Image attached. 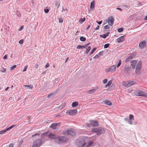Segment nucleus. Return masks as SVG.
<instances>
[{
  "mask_svg": "<svg viewBox=\"0 0 147 147\" xmlns=\"http://www.w3.org/2000/svg\"><path fill=\"white\" fill-rule=\"evenodd\" d=\"M45 140L43 138L37 139L33 141L32 147H39L44 144Z\"/></svg>",
  "mask_w": 147,
  "mask_h": 147,
  "instance_id": "1",
  "label": "nucleus"
},
{
  "mask_svg": "<svg viewBox=\"0 0 147 147\" xmlns=\"http://www.w3.org/2000/svg\"><path fill=\"white\" fill-rule=\"evenodd\" d=\"M92 131L93 132L97 133L96 135L98 136L104 133L105 132L104 129L101 127L94 128L92 129Z\"/></svg>",
  "mask_w": 147,
  "mask_h": 147,
  "instance_id": "2",
  "label": "nucleus"
},
{
  "mask_svg": "<svg viewBox=\"0 0 147 147\" xmlns=\"http://www.w3.org/2000/svg\"><path fill=\"white\" fill-rule=\"evenodd\" d=\"M66 139V138L63 136L57 137L55 138V142L58 144H60L65 142Z\"/></svg>",
  "mask_w": 147,
  "mask_h": 147,
  "instance_id": "3",
  "label": "nucleus"
},
{
  "mask_svg": "<svg viewBox=\"0 0 147 147\" xmlns=\"http://www.w3.org/2000/svg\"><path fill=\"white\" fill-rule=\"evenodd\" d=\"M134 93L135 95L137 96L143 97L147 96V94L145 92L139 90L135 91Z\"/></svg>",
  "mask_w": 147,
  "mask_h": 147,
  "instance_id": "4",
  "label": "nucleus"
},
{
  "mask_svg": "<svg viewBox=\"0 0 147 147\" xmlns=\"http://www.w3.org/2000/svg\"><path fill=\"white\" fill-rule=\"evenodd\" d=\"M142 62L141 61H139L136 65V74H140L141 72Z\"/></svg>",
  "mask_w": 147,
  "mask_h": 147,
  "instance_id": "5",
  "label": "nucleus"
},
{
  "mask_svg": "<svg viewBox=\"0 0 147 147\" xmlns=\"http://www.w3.org/2000/svg\"><path fill=\"white\" fill-rule=\"evenodd\" d=\"M63 134L66 135H70L72 136H74L75 135V133L74 131L71 129H66L63 130Z\"/></svg>",
  "mask_w": 147,
  "mask_h": 147,
  "instance_id": "6",
  "label": "nucleus"
},
{
  "mask_svg": "<svg viewBox=\"0 0 147 147\" xmlns=\"http://www.w3.org/2000/svg\"><path fill=\"white\" fill-rule=\"evenodd\" d=\"M90 124H86L87 127H88L91 126L93 127H95L98 125V123L96 121L90 120Z\"/></svg>",
  "mask_w": 147,
  "mask_h": 147,
  "instance_id": "7",
  "label": "nucleus"
},
{
  "mask_svg": "<svg viewBox=\"0 0 147 147\" xmlns=\"http://www.w3.org/2000/svg\"><path fill=\"white\" fill-rule=\"evenodd\" d=\"M146 42L145 40H143L140 42L139 45V47L140 48L143 49L146 46Z\"/></svg>",
  "mask_w": 147,
  "mask_h": 147,
  "instance_id": "8",
  "label": "nucleus"
},
{
  "mask_svg": "<svg viewBox=\"0 0 147 147\" xmlns=\"http://www.w3.org/2000/svg\"><path fill=\"white\" fill-rule=\"evenodd\" d=\"M114 18L112 17H111L108 19V23L109 26H111L113 24L114 21Z\"/></svg>",
  "mask_w": 147,
  "mask_h": 147,
  "instance_id": "9",
  "label": "nucleus"
},
{
  "mask_svg": "<svg viewBox=\"0 0 147 147\" xmlns=\"http://www.w3.org/2000/svg\"><path fill=\"white\" fill-rule=\"evenodd\" d=\"M86 143L84 141H80L79 142L77 143V145L78 147H84Z\"/></svg>",
  "mask_w": 147,
  "mask_h": 147,
  "instance_id": "10",
  "label": "nucleus"
},
{
  "mask_svg": "<svg viewBox=\"0 0 147 147\" xmlns=\"http://www.w3.org/2000/svg\"><path fill=\"white\" fill-rule=\"evenodd\" d=\"M135 55L134 54H131L126 59L125 61V63H127L130 61L135 57Z\"/></svg>",
  "mask_w": 147,
  "mask_h": 147,
  "instance_id": "11",
  "label": "nucleus"
},
{
  "mask_svg": "<svg viewBox=\"0 0 147 147\" xmlns=\"http://www.w3.org/2000/svg\"><path fill=\"white\" fill-rule=\"evenodd\" d=\"M116 69V67L115 65H113L112 66L111 68L107 69V72H114L115 71Z\"/></svg>",
  "mask_w": 147,
  "mask_h": 147,
  "instance_id": "12",
  "label": "nucleus"
},
{
  "mask_svg": "<svg viewBox=\"0 0 147 147\" xmlns=\"http://www.w3.org/2000/svg\"><path fill=\"white\" fill-rule=\"evenodd\" d=\"M131 63V65L132 67V69H134L135 68V65L137 63V61L136 60H133L130 61Z\"/></svg>",
  "mask_w": 147,
  "mask_h": 147,
  "instance_id": "13",
  "label": "nucleus"
},
{
  "mask_svg": "<svg viewBox=\"0 0 147 147\" xmlns=\"http://www.w3.org/2000/svg\"><path fill=\"white\" fill-rule=\"evenodd\" d=\"M125 36H122L117 39V41L119 43L125 40Z\"/></svg>",
  "mask_w": 147,
  "mask_h": 147,
  "instance_id": "14",
  "label": "nucleus"
},
{
  "mask_svg": "<svg viewBox=\"0 0 147 147\" xmlns=\"http://www.w3.org/2000/svg\"><path fill=\"white\" fill-rule=\"evenodd\" d=\"M77 112L76 109L70 110L68 112V113L69 115H73L76 114Z\"/></svg>",
  "mask_w": 147,
  "mask_h": 147,
  "instance_id": "15",
  "label": "nucleus"
},
{
  "mask_svg": "<svg viewBox=\"0 0 147 147\" xmlns=\"http://www.w3.org/2000/svg\"><path fill=\"white\" fill-rule=\"evenodd\" d=\"M56 137L55 134H53L51 133H50L48 134V138L51 139H54L55 141V138Z\"/></svg>",
  "mask_w": 147,
  "mask_h": 147,
  "instance_id": "16",
  "label": "nucleus"
},
{
  "mask_svg": "<svg viewBox=\"0 0 147 147\" xmlns=\"http://www.w3.org/2000/svg\"><path fill=\"white\" fill-rule=\"evenodd\" d=\"M60 123H52L50 126V127L51 128H53L54 129H56V126L59 124Z\"/></svg>",
  "mask_w": 147,
  "mask_h": 147,
  "instance_id": "17",
  "label": "nucleus"
},
{
  "mask_svg": "<svg viewBox=\"0 0 147 147\" xmlns=\"http://www.w3.org/2000/svg\"><path fill=\"white\" fill-rule=\"evenodd\" d=\"M94 1H93L90 4V9L89 10V11H90L91 9H94Z\"/></svg>",
  "mask_w": 147,
  "mask_h": 147,
  "instance_id": "18",
  "label": "nucleus"
},
{
  "mask_svg": "<svg viewBox=\"0 0 147 147\" xmlns=\"http://www.w3.org/2000/svg\"><path fill=\"white\" fill-rule=\"evenodd\" d=\"M78 105V102H73L72 104V107H75L77 106Z\"/></svg>",
  "mask_w": 147,
  "mask_h": 147,
  "instance_id": "19",
  "label": "nucleus"
},
{
  "mask_svg": "<svg viewBox=\"0 0 147 147\" xmlns=\"http://www.w3.org/2000/svg\"><path fill=\"white\" fill-rule=\"evenodd\" d=\"M105 104L109 106H111L112 105V103L110 101L108 100H105Z\"/></svg>",
  "mask_w": 147,
  "mask_h": 147,
  "instance_id": "20",
  "label": "nucleus"
},
{
  "mask_svg": "<svg viewBox=\"0 0 147 147\" xmlns=\"http://www.w3.org/2000/svg\"><path fill=\"white\" fill-rule=\"evenodd\" d=\"M125 70L127 72V73H130L131 72V70L130 68L127 67L125 68Z\"/></svg>",
  "mask_w": 147,
  "mask_h": 147,
  "instance_id": "21",
  "label": "nucleus"
},
{
  "mask_svg": "<svg viewBox=\"0 0 147 147\" xmlns=\"http://www.w3.org/2000/svg\"><path fill=\"white\" fill-rule=\"evenodd\" d=\"M134 84V81H131L128 83L127 85H125L126 87H129L131 85H133Z\"/></svg>",
  "mask_w": 147,
  "mask_h": 147,
  "instance_id": "22",
  "label": "nucleus"
},
{
  "mask_svg": "<svg viewBox=\"0 0 147 147\" xmlns=\"http://www.w3.org/2000/svg\"><path fill=\"white\" fill-rule=\"evenodd\" d=\"M112 81H109L108 83L106 85H105V88H107L108 86H110V85H111V84H112Z\"/></svg>",
  "mask_w": 147,
  "mask_h": 147,
  "instance_id": "23",
  "label": "nucleus"
},
{
  "mask_svg": "<svg viewBox=\"0 0 147 147\" xmlns=\"http://www.w3.org/2000/svg\"><path fill=\"white\" fill-rule=\"evenodd\" d=\"M7 131H8V130L7 128L1 131H0V134H4Z\"/></svg>",
  "mask_w": 147,
  "mask_h": 147,
  "instance_id": "24",
  "label": "nucleus"
},
{
  "mask_svg": "<svg viewBox=\"0 0 147 147\" xmlns=\"http://www.w3.org/2000/svg\"><path fill=\"white\" fill-rule=\"evenodd\" d=\"M80 40L83 42H84L86 40V38L83 36H81L80 37Z\"/></svg>",
  "mask_w": 147,
  "mask_h": 147,
  "instance_id": "25",
  "label": "nucleus"
},
{
  "mask_svg": "<svg viewBox=\"0 0 147 147\" xmlns=\"http://www.w3.org/2000/svg\"><path fill=\"white\" fill-rule=\"evenodd\" d=\"M91 49V47L90 46L88 47L86 49V54H88L89 52L90 51Z\"/></svg>",
  "mask_w": 147,
  "mask_h": 147,
  "instance_id": "26",
  "label": "nucleus"
},
{
  "mask_svg": "<svg viewBox=\"0 0 147 147\" xmlns=\"http://www.w3.org/2000/svg\"><path fill=\"white\" fill-rule=\"evenodd\" d=\"M43 136H48V133L47 132V133H44L42 134L41 135L42 138H43Z\"/></svg>",
  "mask_w": 147,
  "mask_h": 147,
  "instance_id": "27",
  "label": "nucleus"
},
{
  "mask_svg": "<svg viewBox=\"0 0 147 147\" xmlns=\"http://www.w3.org/2000/svg\"><path fill=\"white\" fill-rule=\"evenodd\" d=\"M96 48H93V49L91 51L90 53V55H91L92 54L94 53V52L96 51Z\"/></svg>",
  "mask_w": 147,
  "mask_h": 147,
  "instance_id": "28",
  "label": "nucleus"
},
{
  "mask_svg": "<svg viewBox=\"0 0 147 147\" xmlns=\"http://www.w3.org/2000/svg\"><path fill=\"white\" fill-rule=\"evenodd\" d=\"M129 120H131L134 119V117L133 115L130 114L129 115Z\"/></svg>",
  "mask_w": 147,
  "mask_h": 147,
  "instance_id": "29",
  "label": "nucleus"
},
{
  "mask_svg": "<svg viewBox=\"0 0 147 147\" xmlns=\"http://www.w3.org/2000/svg\"><path fill=\"white\" fill-rule=\"evenodd\" d=\"M100 37L104 39L105 38L107 37V36L106 35V34H105L100 35Z\"/></svg>",
  "mask_w": 147,
  "mask_h": 147,
  "instance_id": "30",
  "label": "nucleus"
},
{
  "mask_svg": "<svg viewBox=\"0 0 147 147\" xmlns=\"http://www.w3.org/2000/svg\"><path fill=\"white\" fill-rule=\"evenodd\" d=\"M85 18H81L79 20V22L80 23H82L84 22L85 20Z\"/></svg>",
  "mask_w": 147,
  "mask_h": 147,
  "instance_id": "31",
  "label": "nucleus"
},
{
  "mask_svg": "<svg viewBox=\"0 0 147 147\" xmlns=\"http://www.w3.org/2000/svg\"><path fill=\"white\" fill-rule=\"evenodd\" d=\"M95 91V89L94 88L88 91V92H91V93H94Z\"/></svg>",
  "mask_w": 147,
  "mask_h": 147,
  "instance_id": "32",
  "label": "nucleus"
},
{
  "mask_svg": "<svg viewBox=\"0 0 147 147\" xmlns=\"http://www.w3.org/2000/svg\"><path fill=\"white\" fill-rule=\"evenodd\" d=\"M89 144L88 145H87L86 147H88L89 146H91L93 144V141H90L89 142Z\"/></svg>",
  "mask_w": 147,
  "mask_h": 147,
  "instance_id": "33",
  "label": "nucleus"
},
{
  "mask_svg": "<svg viewBox=\"0 0 147 147\" xmlns=\"http://www.w3.org/2000/svg\"><path fill=\"white\" fill-rule=\"evenodd\" d=\"M16 126V125H12L11 126H10V127H9L8 128H7V129L8 131L10 129H12L13 127H15Z\"/></svg>",
  "mask_w": 147,
  "mask_h": 147,
  "instance_id": "34",
  "label": "nucleus"
},
{
  "mask_svg": "<svg viewBox=\"0 0 147 147\" xmlns=\"http://www.w3.org/2000/svg\"><path fill=\"white\" fill-rule=\"evenodd\" d=\"M24 86V87H29V88H30L31 89L32 88H33V86L31 85H25Z\"/></svg>",
  "mask_w": 147,
  "mask_h": 147,
  "instance_id": "35",
  "label": "nucleus"
},
{
  "mask_svg": "<svg viewBox=\"0 0 147 147\" xmlns=\"http://www.w3.org/2000/svg\"><path fill=\"white\" fill-rule=\"evenodd\" d=\"M123 28H119L118 29L117 31L119 32H122L123 31Z\"/></svg>",
  "mask_w": 147,
  "mask_h": 147,
  "instance_id": "36",
  "label": "nucleus"
},
{
  "mask_svg": "<svg viewBox=\"0 0 147 147\" xmlns=\"http://www.w3.org/2000/svg\"><path fill=\"white\" fill-rule=\"evenodd\" d=\"M109 45L110 44L109 43L105 44L104 45V48L105 49L107 48L109 46Z\"/></svg>",
  "mask_w": 147,
  "mask_h": 147,
  "instance_id": "37",
  "label": "nucleus"
},
{
  "mask_svg": "<svg viewBox=\"0 0 147 147\" xmlns=\"http://www.w3.org/2000/svg\"><path fill=\"white\" fill-rule=\"evenodd\" d=\"M121 64V60H119V62H118V64L117 65V67H119L120 66Z\"/></svg>",
  "mask_w": 147,
  "mask_h": 147,
  "instance_id": "38",
  "label": "nucleus"
},
{
  "mask_svg": "<svg viewBox=\"0 0 147 147\" xmlns=\"http://www.w3.org/2000/svg\"><path fill=\"white\" fill-rule=\"evenodd\" d=\"M55 7H57V8H58L59 6V4L58 2H56L55 3Z\"/></svg>",
  "mask_w": 147,
  "mask_h": 147,
  "instance_id": "39",
  "label": "nucleus"
},
{
  "mask_svg": "<svg viewBox=\"0 0 147 147\" xmlns=\"http://www.w3.org/2000/svg\"><path fill=\"white\" fill-rule=\"evenodd\" d=\"M16 65H14L12 66V67H11L10 68V70H12L13 69H15V68H16Z\"/></svg>",
  "mask_w": 147,
  "mask_h": 147,
  "instance_id": "40",
  "label": "nucleus"
},
{
  "mask_svg": "<svg viewBox=\"0 0 147 147\" xmlns=\"http://www.w3.org/2000/svg\"><path fill=\"white\" fill-rule=\"evenodd\" d=\"M104 28L105 29H109L110 28V27L108 25H106L104 26Z\"/></svg>",
  "mask_w": 147,
  "mask_h": 147,
  "instance_id": "41",
  "label": "nucleus"
},
{
  "mask_svg": "<svg viewBox=\"0 0 147 147\" xmlns=\"http://www.w3.org/2000/svg\"><path fill=\"white\" fill-rule=\"evenodd\" d=\"M77 49H82V45H78L77 47Z\"/></svg>",
  "mask_w": 147,
  "mask_h": 147,
  "instance_id": "42",
  "label": "nucleus"
},
{
  "mask_svg": "<svg viewBox=\"0 0 147 147\" xmlns=\"http://www.w3.org/2000/svg\"><path fill=\"white\" fill-rule=\"evenodd\" d=\"M102 82L103 84H106L107 82V79H105L102 81Z\"/></svg>",
  "mask_w": 147,
  "mask_h": 147,
  "instance_id": "43",
  "label": "nucleus"
},
{
  "mask_svg": "<svg viewBox=\"0 0 147 147\" xmlns=\"http://www.w3.org/2000/svg\"><path fill=\"white\" fill-rule=\"evenodd\" d=\"M63 20L62 18L59 19V22L60 23H62L63 22Z\"/></svg>",
  "mask_w": 147,
  "mask_h": 147,
  "instance_id": "44",
  "label": "nucleus"
},
{
  "mask_svg": "<svg viewBox=\"0 0 147 147\" xmlns=\"http://www.w3.org/2000/svg\"><path fill=\"white\" fill-rule=\"evenodd\" d=\"M99 55H98V54H97L94 57V59H96V58H99Z\"/></svg>",
  "mask_w": 147,
  "mask_h": 147,
  "instance_id": "45",
  "label": "nucleus"
},
{
  "mask_svg": "<svg viewBox=\"0 0 147 147\" xmlns=\"http://www.w3.org/2000/svg\"><path fill=\"white\" fill-rule=\"evenodd\" d=\"M96 23H98V24L100 25L101 24V23L102 22V21H97L96 22Z\"/></svg>",
  "mask_w": 147,
  "mask_h": 147,
  "instance_id": "46",
  "label": "nucleus"
},
{
  "mask_svg": "<svg viewBox=\"0 0 147 147\" xmlns=\"http://www.w3.org/2000/svg\"><path fill=\"white\" fill-rule=\"evenodd\" d=\"M27 68V65L25 66L24 67V69L23 70V72H24V71H26V70Z\"/></svg>",
  "mask_w": 147,
  "mask_h": 147,
  "instance_id": "47",
  "label": "nucleus"
},
{
  "mask_svg": "<svg viewBox=\"0 0 147 147\" xmlns=\"http://www.w3.org/2000/svg\"><path fill=\"white\" fill-rule=\"evenodd\" d=\"M44 11H45V13H47L49 11V9H45L44 10Z\"/></svg>",
  "mask_w": 147,
  "mask_h": 147,
  "instance_id": "48",
  "label": "nucleus"
},
{
  "mask_svg": "<svg viewBox=\"0 0 147 147\" xmlns=\"http://www.w3.org/2000/svg\"><path fill=\"white\" fill-rule=\"evenodd\" d=\"M128 123L130 124H132V121L131 120H128Z\"/></svg>",
  "mask_w": 147,
  "mask_h": 147,
  "instance_id": "49",
  "label": "nucleus"
},
{
  "mask_svg": "<svg viewBox=\"0 0 147 147\" xmlns=\"http://www.w3.org/2000/svg\"><path fill=\"white\" fill-rule=\"evenodd\" d=\"M23 40H21L19 41V43L20 44H22L23 43Z\"/></svg>",
  "mask_w": 147,
  "mask_h": 147,
  "instance_id": "50",
  "label": "nucleus"
},
{
  "mask_svg": "<svg viewBox=\"0 0 147 147\" xmlns=\"http://www.w3.org/2000/svg\"><path fill=\"white\" fill-rule=\"evenodd\" d=\"M49 66H50L49 64L48 63H47V64L46 65L45 67L46 68H47L49 67Z\"/></svg>",
  "mask_w": 147,
  "mask_h": 147,
  "instance_id": "51",
  "label": "nucleus"
},
{
  "mask_svg": "<svg viewBox=\"0 0 147 147\" xmlns=\"http://www.w3.org/2000/svg\"><path fill=\"white\" fill-rule=\"evenodd\" d=\"M99 28V25H98L97 27L95 29V30H98Z\"/></svg>",
  "mask_w": 147,
  "mask_h": 147,
  "instance_id": "52",
  "label": "nucleus"
},
{
  "mask_svg": "<svg viewBox=\"0 0 147 147\" xmlns=\"http://www.w3.org/2000/svg\"><path fill=\"white\" fill-rule=\"evenodd\" d=\"M38 135H39V134L38 133L36 134H35L32 135V137H33L36 136Z\"/></svg>",
  "mask_w": 147,
  "mask_h": 147,
  "instance_id": "53",
  "label": "nucleus"
},
{
  "mask_svg": "<svg viewBox=\"0 0 147 147\" xmlns=\"http://www.w3.org/2000/svg\"><path fill=\"white\" fill-rule=\"evenodd\" d=\"M108 20H105L104 22V25H105L108 22Z\"/></svg>",
  "mask_w": 147,
  "mask_h": 147,
  "instance_id": "54",
  "label": "nucleus"
},
{
  "mask_svg": "<svg viewBox=\"0 0 147 147\" xmlns=\"http://www.w3.org/2000/svg\"><path fill=\"white\" fill-rule=\"evenodd\" d=\"M6 70V69L5 68H3L1 70V71L2 72H4Z\"/></svg>",
  "mask_w": 147,
  "mask_h": 147,
  "instance_id": "55",
  "label": "nucleus"
},
{
  "mask_svg": "<svg viewBox=\"0 0 147 147\" xmlns=\"http://www.w3.org/2000/svg\"><path fill=\"white\" fill-rule=\"evenodd\" d=\"M86 47H87L86 45L83 46H82V49L86 48Z\"/></svg>",
  "mask_w": 147,
  "mask_h": 147,
  "instance_id": "56",
  "label": "nucleus"
},
{
  "mask_svg": "<svg viewBox=\"0 0 147 147\" xmlns=\"http://www.w3.org/2000/svg\"><path fill=\"white\" fill-rule=\"evenodd\" d=\"M13 144H11L9 145L8 147H13Z\"/></svg>",
  "mask_w": 147,
  "mask_h": 147,
  "instance_id": "57",
  "label": "nucleus"
},
{
  "mask_svg": "<svg viewBox=\"0 0 147 147\" xmlns=\"http://www.w3.org/2000/svg\"><path fill=\"white\" fill-rule=\"evenodd\" d=\"M98 54L99 55V56H102V52H99V53Z\"/></svg>",
  "mask_w": 147,
  "mask_h": 147,
  "instance_id": "58",
  "label": "nucleus"
},
{
  "mask_svg": "<svg viewBox=\"0 0 147 147\" xmlns=\"http://www.w3.org/2000/svg\"><path fill=\"white\" fill-rule=\"evenodd\" d=\"M117 9L119 10L120 11H122V10H123V9H121V8H119V7H117Z\"/></svg>",
  "mask_w": 147,
  "mask_h": 147,
  "instance_id": "59",
  "label": "nucleus"
},
{
  "mask_svg": "<svg viewBox=\"0 0 147 147\" xmlns=\"http://www.w3.org/2000/svg\"><path fill=\"white\" fill-rule=\"evenodd\" d=\"M65 10H66V11H68V9H67L66 8L65 9H64V8L63 7V9H62V12H63V11H65Z\"/></svg>",
  "mask_w": 147,
  "mask_h": 147,
  "instance_id": "60",
  "label": "nucleus"
},
{
  "mask_svg": "<svg viewBox=\"0 0 147 147\" xmlns=\"http://www.w3.org/2000/svg\"><path fill=\"white\" fill-rule=\"evenodd\" d=\"M109 34H110L109 32H107L105 34H106V35L107 36V37L109 35Z\"/></svg>",
  "mask_w": 147,
  "mask_h": 147,
  "instance_id": "61",
  "label": "nucleus"
},
{
  "mask_svg": "<svg viewBox=\"0 0 147 147\" xmlns=\"http://www.w3.org/2000/svg\"><path fill=\"white\" fill-rule=\"evenodd\" d=\"M7 58V56L6 55H5L3 57V59H6Z\"/></svg>",
  "mask_w": 147,
  "mask_h": 147,
  "instance_id": "62",
  "label": "nucleus"
},
{
  "mask_svg": "<svg viewBox=\"0 0 147 147\" xmlns=\"http://www.w3.org/2000/svg\"><path fill=\"white\" fill-rule=\"evenodd\" d=\"M52 95V94H49L47 96V97L48 98H49Z\"/></svg>",
  "mask_w": 147,
  "mask_h": 147,
  "instance_id": "63",
  "label": "nucleus"
},
{
  "mask_svg": "<svg viewBox=\"0 0 147 147\" xmlns=\"http://www.w3.org/2000/svg\"><path fill=\"white\" fill-rule=\"evenodd\" d=\"M144 20H147V16L145 17L144 18Z\"/></svg>",
  "mask_w": 147,
  "mask_h": 147,
  "instance_id": "64",
  "label": "nucleus"
}]
</instances>
